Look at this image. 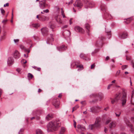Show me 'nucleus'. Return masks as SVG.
I'll list each match as a JSON object with an SVG mask.
<instances>
[{"label": "nucleus", "mask_w": 134, "mask_h": 134, "mask_svg": "<svg viewBox=\"0 0 134 134\" xmlns=\"http://www.w3.org/2000/svg\"><path fill=\"white\" fill-rule=\"evenodd\" d=\"M74 29L76 32L80 33H83L84 32V30L79 26H75L74 28Z\"/></svg>", "instance_id": "15"}, {"label": "nucleus", "mask_w": 134, "mask_h": 134, "mask_svg": "<svg viewBox=\"0 0 134 134\" xmlns=\"http://www.w3.org/2000/svg\"><path fill=\"white\" fill-rule=\"evenodd\" d=\"M120 93L119 94H116L115 96L114 99H111V103L113 104L114 103L117 102L118 100L120 98L119 97V96Z\"/></svg>", "instance_id": "17"}, {"label": "nucleus", "mask_w": 134, "mask_h": 134, "mask_svg": "<svg viewBox=\"0 0 134 134\" xmlns=\"http://www.w3.org/2000/svg\"><path fill=\"white\" fill-rule=\"evenodd\" d=\"M131 64L132 67H134V62H133V61H131Z\"/></svg>", "instance_id": "52"}, {"label": "nucleus", "mask_w": 134, "mask_h": 134, "mask_svg": "<svg viewBox=\"0 0 134 134\" xmlns=\"http://www.w3.org/2000/svg\"><path fill=\"white\" fill-rule=\"evenodd\" d=\"M30 48L28 49L26 48V49H25V51L26 52H27V54H28L30 52Z\"/></svg>", "instance_id": "42"}, {"label": "nucleus", "mask_w": 134, "mask_h": 134, "mask_svg": "<svg viewBox=\"0 0 134 134\" xmlns=\"http://www.w3.org/2000/svg\"><path fill=\"white\" fill-rule=\"evenodd\" d=\"M0 10L1 11V12L2 14L3 15H4V14L5 12V10L2 8H1Z\"/></svg>", "instance_id": "38"}, {"label": "nucleus", "mask_w": 134, "mask_h": 134, "mask_svg": "<svg viewBox=\"0 0 134 134\" xmlns=\"http://www.w3.org/2000/svg\"><path fill=\"white\" fill-rule=\"evenodd\" d=\"M106 32L108 33V35L109 36V38L111 36V35L110 33V30H109L108 31H107L106 30H105Z\"/></svg>", "instance_id": "33"}, {"label": "nucleus", "mask_w": 134, "mask_h": 134, "mask_svg": "<svg viewBox=\"0 0 134 134\" xmlns=\"http://www.w3.org/2000/svg\"><path fill=\"white\" fill-rule=\"evenodd\" d=\"M21 56L20 53L17 50H15L13 54V56L15 59H18Z\"/></svg>", "instance_id": "12"}, {"label": "nucleus", "mask_w": 134, "mask_h": 134, "mask_svg": "<svg viewBox=\"0 0 134 134\" xmlns=\"http://www.w3.org/2000/svg\"><path fill=\"white\" fill-rule=\"evenodd\" d=\"M24 129H21L18 132V134H23Z\"/></svg>", "instance_id": "37"}, {"label": "nucleus", "mask_w": 134, "mask_h": 134, "mask_svg": "<svg viewBox=\"0 0 134 134\" xmlns=\"http://www.w3.org/2000/svg\"><path fill=\"white\" fill-rule=\"evenodd\" d=\"M39 25L38 24H33L32 25H30L31 27H32L31 26L33 27H37L39 26Z\"/></svg>", "instance_id": "29"}, {"label": "nucleus", "mask_w": 134, "mask_h": 134, "mask_svg": "<svg viewBox=\"0 0 134 134\" xmlns=\"http://www.w3.org/2000/svg\"><path fill=\"white\" fill-rule=\"evenodd\" d=\"M27 77L29 80L31 79L33 77V75L30 73H29L27 75Z\"/></svg>", "instance_id": "26"}, {"label": "nucleus", "mask_w": 134, "mask_h": 134, "mask_svg": "<svg viewBox=\"0 0 134 134\" xmlns=\"http://www.w3.org/2000/svg\"><path fill=\"white\" fill-rule=\"evenodd\" d=\"M100 109V107L98 106L93 107L90 108V111L93 113H95L98 111V110Z\"/></svg>", "instance_id": "10"}, {"label": "nucleus", "mask_w": 134, "mask_h": 134, "mask_svg": "<svg viewBox=\"0 0 134 134\" xmlns=\"http://www.w3.org/2000/svg\"><path fill=\"white\" fill-rule=\"evenodd\" d=\"M134 94V90L132 91V93H131V98H132L133 97V96Z\"/></svg>", "instance_id": "57"}, {"label": "nucleus", "mask_w": 134, "mask_h": 134, "mask_svg": "<svg viewBox=\"0 0 134 134\" xmlns=\"http://www.w3.org/2000/svg\"><path fill=\"white\" fill-rule=\"evenodd\" d=\"M62 96V94H61L60 93L59 94V95L58 96V97L60 98H61Z\"/></svg>", "instance_id": "64"}, {"label": "nucleus", "mask_w": 134, "mask_h": 134, "mask_svg": "<svg viewBox=\"0 0 134 134\" xmlns=\"http://www.w3.org/2000/svg\"><path fill=\"white\" fill-rule=\"evenodd\" d=\"M94 127L98 128L100 126L99 123H97V121H95L94 124H93Z\"/></svg>", "instance_id": "27"}, {"label": "nucleus", "mask_w": 134, "mask_h": 134, "mask_svg": "<svg viewBox=\"0 0 134 134\" xmlns=\"http://www.w3.org/2000/svg\"><path fill=\"white\" fill-rule=\"evenodd\" d=\"M131 19L130 18L127 19L126 21V23L127 24L129 23L131 21Z\"/></svg>", "instance_id": "39"}, {"label": "nucleus", "mask_w": 134, "mask_h": 134, "mask_svg": "<svg viewBox=\"0 0 134 134\" xmlns=\"http://www.w3.org/2000/svg\"><path fill=\"white\" fill-rule=\"evenodd\" d=\"M49 27L52 29V30L53 31V29L55 27V25L52 24L49 26Z\"/></svg>", "instance_id": "31"}, {"label": "nucleus", "mask_w": 134, "mask_h": 134, "mask_svg": "<svg viewBox=\"0 0 134 134\" xmlns=\"http://www.w3.org/2000/svg\"><path fill=\"white\" fill-rule=\"evenodd\" d=\"M126 59L127 60H131V57L128 55H126Z\"/></svg>", "instance_id": "41"}, {"label": "nucleus", "mask_w": 134, "mask_h": 134, "mask_svg": "<svg viewBox=\"0 0 134 134\" xmlns=\"http://www.w3.org/2000/svg\"><path fill=\"white\" fill-rule=\"evenodd\" d=\"M67 48V47L63 45L57 48L58 50L60 52L62 51L65 50Z\"/></svg>", "instance_id": "20"}, {"label": "nucleus", "mask_w": 134, "mask_h": 134, "mask_svg": "<svg viewBox=\"0 0 134 134\" xmlns=\"http://www.w3.org/2000/svg\"><path fill=\"white\" fill-rule=\"evenodd\" d=\"M75 66H76V67H83V65L80 64V63L79 62L77 61L75 62H73L71 64L72 67H74Z\"/></svg>", "instance_id": "11"}, {"label": "nucleus", "mask_w": 134, "mask_h": 134, "mask_svg": "<svg viewBox=\"0 0 134 134\" xmlns=\"http://www.w3.org/2000/svg\"><path fill=\"white\" fill-rule=\"evenodd\" d=\"M39 3L40 7L42 9L48 7V5L46 3L45 1H42L41 2H40Z\"/></svg>", "instance_id": "13"}, {"label": "nucleus", "mask_w": 134, "mask_h": 134, "mask_svg": "<svg viewBox=\"0 0 134 134\" xmlns=\"http://www.w3.org/2000/svg\"><path fill=\"white\" fill-rule=\"evenodd\" d=\"M61 10H62V11H61V14H62V15L63 16V18H65L66 17L64 14V12L63 11V9L61 8Z\"/></svg>", "instance_id": "36"}, {"label": "nucleus", "mask_w": 134, "mask_h": 134, "mask_svg": "<svg viewBox=\"0 0 134 134\" xmlns=\"http://www.w3.org/2000/svg\"><path fill=\"white\" fill-rule=\"evenodd\" d=\"M88 127L89 129L91 130H92L93 128H94L93 124L89 125Z\"/></svg>", "instance_id": "30"}, {"label": "nucleus", "mask_w": 134, "mask_h": 134, "mask_svg": "<svg viewBox=\"0 0 134 134\" xmlns=\"http://www.w3.org/2000/svg\"><path fill=\"white\" fill-rule=\"evenodd\" d=\"M98 51H99V49H95V51H94V52H93L92 53H91L92 55H93L94 54H95L96 53H97V52H98Z\"/></svg>", "instance_id": "34"}, {"label": "nucleus", "mask_w": 134, "mask_h": 134, "mask_svg": "<svg viewBox=\"0 0 134 134\" xmlns=\"http://www.w3.org/2000/svg\"><path fill=\"white\" fill-rule=\"evenodd\" d=\"M21 70V69L20 68H18L17 69H16V71L18 72V73H19L20 72V71Z\"/></svg>", "instance_id": "48"}, {"label": "nucleus", "mask_w": 134, "mask_h": 134, "mask_svg": "<svg viewBox=\"0 0 134 134\" xmlns=\"http://www.w3.org/2000/svg\"><path fill=\"white\" fill-rule=\"evenodd\" d=\"M118 114H117L116 113H115L116 115V116L117 117H119L120 116V115L121 114V112H118Z\"/></svg>", "instance_id": "43"}, {"label": "nucleus", "mask_w": 134, "mask_h": 134, "mask_svg": "<svg viewBox=\"0 0 134 134\" xmlns=\"http://www.w3.org/2000/svg\"><path fill=\"white\" fill-rule=\"evenodd\" d=\"M35 69L38 70V71H40L41 70V68H34Z\"/></svg>", "instance_id": "47"}, {"label": "nucleus", "mask_w": 134, "mask_h": 134, "mask_svg": "<svg viewBox=\"0 0 134 134\" xmlns=\"http://www.w3.org/2000/svg\"><path fill=\"white\" fill-rule=\"evenodd\" d=\"M83 1L86 4V5L87 6V7H88L89 8H92L95 5V4L93 2H88V0H83Z\"/></svg>", "instance_id": "6"}, {"label": "nucleus", "mask_w": 134, "mask_h": 134, "mask_svg": "<svg viewBox=\"0 0 134 134\" xmlns=\"http://www.w3.org/2000/svg\"><path fill=\"white\" fill-rule=\"evenodd\" d=\"M77 128L79 129H80L82 131H84L85 130V128L84 126L79 124L77 125Z\"/></svg>", "instance_id": "24"}, {"label": "nucleus", "mask_w": 134, "mask_h": 134, "mask_svg": "<svg viewBox=\"0 0 134 134\" xmlns=\"http://www.w3.org/2000/svg\"><path fill=\"white\" fill-rule=\"evenodd\" d=\"M95 65L94 64H92L91 66L90 67H95Z\"/></svg>", "instance_id": "63"}, {"label": "nucleus", "mask_w": 134, "mask_h": 134, "mask_svg": "<svg viewBox=\"0 0 134 134\" xmlns=\"http://www.w3.org/2000/svg\"><path fill=\"white\" fill-rule=\"evenodd\" d=\"M42 33L43 36H47L48 34V30L46 27H44L41 29Z\"/></svg>", "instance_id": "14"}, {"label": "nucleus", "mask_w": 134, "mask_h": 134, "mask_svg": "<svg viewBox=\"0 0 134 134\" xmlns=\"http://www.w3.org/2000/svg\"><path fill=\"white\" fill-rule=\"evenodd\" d=\"M53 117V115L51 114H49L47 115L46 116V119L47 120H51Z\"/></svg>", "instance_id": "21"}, {"label": "nucleus", "mask_w": 134, "mask_h": 134, "mask_svg": "<svg viewBox=\"0 0 134 134\" xmlns=\"http://www.w3.org/2000/svg\"><path fill=\"white\" fill-rule=\"evenodd\" d=\"M82 4L80 0H77L75 3L74 4V5L75 7H76L80 8L82 7Z\"/></svg>", "instance_id": "16"}, {"label": "nucleus", "mask_w": 134, "mask_h": 134, "mask_svg": "<svg viewBox=\"0 0 134 134\" xmlns=\"http://www.w3.org/2000/svg\"><path fill=\"white\" fill-rule=\"evenodd\" d=\"M128 36L127 32H126L124 31L122 33L120 34L119 35V37L121 39H125Z\"/></svg>", "instance_id": "19"}, {"label": "nucleus", "mask_w": 134, "mask_h": 134, "mask_svg": "<svg viewBox=\"0 0 134 134\" xmlns=\"http://www.w3.org/2000/svg\"><path fill=\"white\" fill-rule=\"evenodd\" d=\"M74 122V127L76 128V123L75 121L74 120L73 121Z\"/></svg>", "instance_id": "55"}, {"label": "nucleus", "mask_w": 134, "mask_h": 134, "mask_svg": "<svg viewBox=\"0 0 134 134\" xmlns=\"http://www.w3.org/2000/svg\"><path fill=\"white\" fill-rule=\"evenodd\" d=\"M36 134H43L41 130L40 129H37L36 131Z\"/></svg>", "instance_id": "28"}, {"label": "nucleus", "mask_w": 134, "mask_h": 134, "mask_svg": "<svg viewBox=\"0 0 134 134\" xmlns=\"http://www.w3.org/2000/svg\"><path fill=\"white\" fill-rule=\"evenodd\" d=\"M98 99H95L94 100H92V102L93 103H96L97 102Z\"/></svg>", "instance_id": "51"}, {"label": "nucleus", "mask_w": 134, "mask_h": 134, "mask_svg": "<svg viewBox=\"0 0 134 134\" xmlns=\"http://www.w3.org/2000/svg\"><path fill=\"white\" fill-rule=\"evenodd\" d=\"M7 21V19L3 20L2 22V23L4 24Z\"/></svg>", "instance_id": "50"}, {"label": "nucleus", "mask_w": 134, "mask_h": 134, "mask_svg": "<svg viewBox=\"0 0 134 134\" xmlns=\"http://www.w3.org/2000/svg\"><path fill=\"white\" fill-rule=\"evenodd\" d=\"M109 56H107L106 58L105 59V60L107 61V60H108L109 59Z\"/></svg>", "instance_id": "60"}, {"label": "nucleus", "mask_w": 134, "mask_h": 134, "mask_svg": "<svg viewBox=\"0 0 134 134\" xmlns=\"http://www.w3.org/2000/svg\"><path fill=\"white\" fill-rule=\"evenodd\" d=\"M104 37L102 36H100L99 37V38L97 42L96 45L98 47H101L102 45V41L105 39Z\"/></svg>", "instance_id": "4"}, {"label": "nucleus", "mask_w": 134, "mask_h": 134, "mask_svg": "<svg viewBox=\"0 0 134 134\" xmlns=\"http://www.w3.org/2000/svg\"><path fill=\"white\" fill-rule=\"evenodd\" d=\"M124 120L127 126L131 128V131L134 133V129L133 128L132 125L130 124L128 119L125 118H124Z\"/></svg>", "instance_id": "5"}, {"label": "nucleus", "mask_w": 134, "mask_h": 134, "mask_svg": "<svg viewBox=\"0 0 134 134\" xmlns=\"http://www.w3.org/2000/svg\"><path fill=\"white\" fill-rule=\"evenodd\" d=\"M43 12L45 13H48L49 12V10L48 9H47L43 10Z\"/></svg>", "instance_id": "53"}, {"label": "nucleus", "mask_w": 134, "mask_h": 134, "mask_svg": "<svg viewBox=\"0 0 134 134\" xmlns=\"http://www.w3.org/2000/svg\"><path fill=\"white\" fill-rule=\"evenodd\" d=\"M61 126L60 123L57 121H53L49 122L47 125V131L49 132L53 130H57L58 128Z\"/></svg>", "instance_id": "1"}, {"label": "nucleus", "mask_w": 134, "mask_h": 134, "mask_svg": "<svg viewBox=\"0 0 134 134\" xmlns=\"http://www.w3.org/2000/svg\"><path fill=\"white\" fill-rule=\"evenodd\" d=\"M65 131V129L64 127H62V128L61 130L60 131V132L59 133V134H63Z\"/></svg>", "instance_id": "32"}, {"label": "nucleus", "mask_w": 134, "mask_h": 134, "mask_svg": "<svg viewBox=\"0 0 134 134\" xmlns=\"http://www.w3.org/2000/svg\"><path fill=\"white\" fill-rule=\"evenodd\" d=\"M14 63V60L13 58L12 57H9L8 58L7 63L8 65L10 66L13 65Z\"/></svg>", "instance_id": "9"}, {"label": "nucleus", "mask_w": 134, "mask_h": 134, "mask_svg": "<svg viewBox=\"0 0 134 134\" xmlns=\"http://www.w3.org/2000/svg\"><path fill=\"white\" fill-rule=\"evenodd\" d=\"M42 18H44L43 19H42V20H43V21L48 20L49 19L48 17H46V16L42 17Z\"/></svg>", "instance_id": "44"}, {"label": "nucleus", "mask_w": 134, "mask_h": 134, "mask_svg": "<svg viewBox=\"0 0 134 134\" xmlns=\"http://www.w3.org/2000/svg\"><path fill=\"white\" fill-rule=\"evenodd\" d=\"M120 73V70H118L117 71L116 74V76H117L119 75Z\"/></svg>", "instance_id": "54"}, {"label": "nucleus", "mask_w": 134, "mask_h": 134, "mask_svg": "<svg viewBox=\"0 0 134 134\" xmlns=\"http://www.w3.org/2000/svg\"><path fill=\"white\" fill-rule=\"evenodd\" d=\"M115 123L113 122H111L109 125V127L110 129L115 127Z\"/></svg>", "instance_id": "25"}, {"label": "nucleus", "mask_w": 134, "mask_h": 134, "mask_svg": "<svg viewBox=\"0 0 134 134\" xmlns=\"http://www.w3.org/2000/svg\"><path fill=\"white\" fill-rule=\"evenodd\" d=\"M51 37V38H52V40L53 41L54 40V38L52 37L53 36V35L52 34H50Z\"/></svg>", "instance_id": "56"}, {"label": "nucleus", "mask_w": 134, "mask_h": 134, "mask_svg": "<svg viewBox=\"0 0 134 134\" xmlns=\"http://www.w3.org/2000/svg\"><path fill=\"white\" fill-rule=\"evenodd\" d=\"M52 104L55 108L58 109L59 108L60 102L58 99H54L52 103Z\"/></svg>", "instance_id": "7"}, {"label": "nucleus", "mask_w": 134, "mask_h": 134, "mask_svg": "<svg viewBox=\"0 0 134 134\" xmlns=\"http://www.w3.org/2000/svg\"><path fill=\"white\" fill-rule=\"evenodd\" d=\"M9 6V3H7L6 4H4V7H5L7 6Z\"/></svg>", "instance_id": "59"}, {"label": "nucleus", "mask_w": 134, "mask_h": 134, "mask_svg": "<svg viewBox=\"0 0 134 134\" xmlns=\"http://www.w3.org/2000/svg\"><path fill=\"white\" fill-rule=\"evenodd\" d=\"M85 28L87 29V33L88 35H89L90 32L89 29L90 27V26L88 24L86 23L85 24Z\"/></svg>", "instance_id": "22"}, {"label": "nucleus", "mask_w": 134, "mask_h": 134, "mask_svg": "<svg viewBox=\"0 0 134 134\" xmlns=\"http://www.w3.org/2000/svg\"><path fill=\"white\" fill-rule=\"evenodd\" d=\"M78 107L79 106H77L76 107H73L72 108V112H73L74 110H76Z\"/></svg>", "instance_id": "40"}, {"label": "nucleus", "mask_w": 134, "mask_h": 134, "mask_svg": "<svg viewBox=\"0 0 134 134\" xmlns=\"http://www.w3.org/2000/svg\"><path fill=\"white\" fill-rule=\"evenodd\" d=\"M87 55L81 53L80 55V57L81 59L88 61L90 60V59L89 58L86 57Z\"/></svg>", "instance_id": "18"}, {"label": "nucleus", "mask_w": 134, "mask_h": 134, "mask_svg": "<svg viewBox=\"0 0 134 134\" xmlns=\"http://www.w3.org/2000/svg\"><path fill=\"white\" fill-rule=\"evenodd\" d=\"M20 47L21 49H22L24 50V51L25 50V49H26V48L24 47L23 45H21L20 46Z\"/></svg>", "instance_id": "35"}, {"label": "nucleus", "mask_w": 134, "mask_h": 134, "mask_svg": "<svg viewBox=\"0 0 134 134\" xmlns=\"http://www.w3.org/2000/svg\"><path fill=\"white\" fill-rule=\"evenodd\" d=\"M35 119L36 120H38L40 119V117L39 116H37L35 117Z\"/></svg>", "instance_id": "62"}, {"label": "nucleus", "mask_w": 134, "mask_h": 134, "mask_svg": "<svg viewBox=\"0 0 134 134\" xmlns=\"http://www.w3.org/2000/svg\"><path fill=\"white\" fill-rule=\"evenodd\" d=\"M2 90L0 88V97H1V95L2 94Z\"/></svg>", "instance_id": "61"}, {"label": "nucleus", "mask_w": 134, "mask_h": 134, "mask_svg": "<svg viewBox=\"0 0 134 134\" xmlns=\"http://www.w3.org/2000/svg\"><path fill=\"white\" fill-rule=\"evenodd\" d=\"M100 120V118H96V121H97V123H99Z\"/></svg>", "instance_id": "45"}, {"label": "nucleus", "mask_w": 134, "mask_h": 134, "mask_svg": "<svg viewBox=\"0 0 134 134\" xmlns=\"http://www.w3.org/2000/svg\"><path fill=\"white\" fill-rule=\"evenodd\" d=\"M100 9L104 13V17L107 19H110L112 18L111 15L108 13L105 6L103 4H102L100 6Z\"/></svg>", "instance_id": "2"}, {"label": "nucleus", "mask_w": 134, "mask_h": 134, "mask_svg": "<svg viewBox=\"0 0 134 134\" xmlns=\"http://www.w3.org/2000/svg\"><path fill=\"white\" fill-rule=\"evenodd\" d=\"M111 120L110 119H108L106 121V124H108L110 122V121Z\"/></svg>", "instance_id": "46"}, {"label": "nucleus", "mask_w": 134, "mask_h": 134, "mask_svg": "<svg viewBox=\"0 0 134 134\" xmlns=\"http://www.w3.org/2000/svg\"><path fill=\"white\" fill-rule=\"evenodd\" d=\"M91 96H93L95 98H97L99 99V100L100 101L102 98L103 97V94L102 93L100 92L98 93L92 94L91 95Z\"/></svg>", "instance_id": "8"}, {"label": "nucleus", "mask_w": 134, "mask_h": 134, "mask_svg": "<svg viewBox=\"0 0 134 134\" xmlns=\"http://www.w3.org/2000/svg\"><path fill=\"white\" fill-rule=\"evenodd\" d=\"M14 41L15 43H16L18 42L19 40L18 39H14Z\"/></svg>", "instance_id": "49"}, {"label": "nucleus", "mask_w": 134, "mask_h": 134, "mask_svg": "<svg viewBox=\"0 0 134 134\" xmlns=\"http://www.w3.org/2000/svg\"><path fill=\"white\" fill-rule=\"evenodd\" d=\"M112 85V84H111L109 85L108 86V87H107L108 89H109L110 88V87Z\"/></svg>", "instance_id": "58"}, {"label": "nucleus", "mask_w": 134, "mask_h": 134, "mask_svg": "<svg viewBox=\"0 0 134 134\" xmlns=\"http://www.w3.org/2000/svg\"><path fill=\"white\" fill-rule=\"evenodd\" d=\"M55 19L59 23H61L62 22V20L60 19V17L58 15H56L55 16Z\"/></svg>", "instance_id": "23"}, {"label": "nucleus", "mask_w": 134, "mask_h": 134, "mask_svg": "<svg viewBox=\"0 0 134 134\" xmlns=\"http://www.w3.org/2000/svg\"><path fill=\"white\" fill-rule=\"evenodd\" d=\"M122 96L120 99L122 106L124 107L125 106L126 102L127 91L124 89H122Z\"/></svg>", "instance_id": "3"}]
</instances>
